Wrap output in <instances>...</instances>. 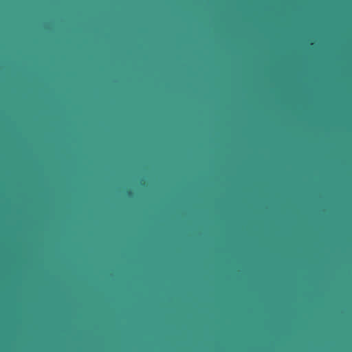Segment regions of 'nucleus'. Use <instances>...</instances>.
Here are the masks:
<instances>
[{
  "instance_id": "obj_1",
  "label": "nucleus",
  "mask_w": 352,
  "mask_h": 352,
  "mask_svg": "<svg viewBox=\"0 0 352 352\" xmlns=\"http://www.w3.org/2000/svg\"><path fill=\"white\" fill-rule=\"evenodd\" d=\"M126 195L129 197H131L133 195V192L131 190H129L126 191Z\"/></svg>"
}]
</instances>
